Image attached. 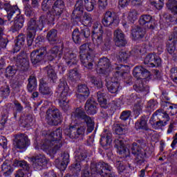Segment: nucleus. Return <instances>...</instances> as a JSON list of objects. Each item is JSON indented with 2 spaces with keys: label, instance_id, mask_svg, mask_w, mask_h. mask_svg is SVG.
I'll use <instances>...</instances> for the list:
<instances>
[{
  "label": "nucleus",
  "instance_id": "nucleus-50",
  "mask_svg": "<svg viewBox=\"0 0 177 177\" xmlns=\"http://www.w3.org/2000/svg\"><path fill=\"white\" fill-rule=\"evenodd\" d=\"M73 40L75 44L81 43V32L78 29H75L73 32Z\"/></svg>",
  "mask_w": 177,
  "mask_h": 177
},
{
  "label": "nucleus",
  "instance_id": "nucleus-45",
  "mask_svg": "<svg viewBox=\"0 0 177 177\" xmlns=\"http://www.w3.org/2000/svg\"><path fill=\"white\" fill-rule=\"evenodd\" d=\"M26 42V36L24 35H18L16 41H15V46L18 48V50H19L20 48L24 45Z\"/></svg>",
  "mask_w": 177,
  "mask_h": 177
},
{
  "label": "nucleus",
  "instance_id": "nucleus-41",
  "mask_svg": "<svg viewBox=\"0 0 177 177\" xmlns=\"http://www.w3.org/2000/svg\"><path fill=\"white\" fill-rule=\"evenodd\" d=\"M46 70L47 71V75L48 78L53 81V82H55L56 80H57V75H56V72H55V69L53 68V66H48L46 68Z\"/></svg>",
  "mask_w": 177,
  "mask_h": 177
},
{
  "label": "nucleus",
  "instance_id": "nucleus-24",
  "mask_svg": "<svg viewBox=\"0 0 177 177\" xmlns=\"http://www.w3.org/2000/svg\"><path fill=\"white\" fill-rule=\"evenodd\" d=\"M157 115L158 117H162V118H167V120H169L167 111H164V109H158L154 112L149 120V124H151L152 128L154 127V124L157 122V120H156V117H157Z\"/></svg>",
  "mask_w": 177,
  "mask_h": 177
},
{
  "label": "nucleus",
  "instance_id": "nucleus-61",
  "mask_svg": "<svg viewBox=\"0 0 177 177\" xmlns=\"http://www.w3.org/2000/svg\"><path fill=\"white\" fill-rule=\"evenodd\" d=\"M129 117H131V111H124L122 112L120 118L123 121H127V120L129 119Z\"/></svg>",
  "mask_w": 177,
  "mask_h": 177
},
{
  "label": "nucleus",
  "instance_id": "nucleus-4",
  "mask_svg": "<svg viewBox=\"0 0 177 177\" xmlns=\"http://www.w3.org/2000/svg\"><path fill=\"white\" fill-rule=\"evenodd\" d=\"M80 60L84 66L91 70L93 67V57L95 54L91 48V44H84L80 47Z\"/></svg>",
  "mask_w": 177,
  "mask_h": 177
},
{
  "label": "nucleus",
  "instance_id": "nucleus-63",
  "mask_svg": "<svg viewBox=\"0 0 177 177\" xmlns=\"http://www.w3.org/2000/svg\"><path fill=\"white\" fill-rule=\"evenodd\" d=\"M0 146H2L3 149L8 148V140L3 136H0Z\"/></svg>",
  "mask_w": 177,
  "mask_h": 177
},
{
  "label": "nucleus",
  "instance_id": "nucleus-62",
  "mask_svg": "<svg viewBox=\"0 0 177 177\" xmlns=\"http://www.w3.org/2000/svg\"><path fill=\"white\" fill-rule=\"evenodd\" d=\"M147 109L151 111L157 109V102L155 100H150L147 105Z\"/></svg>",
  "mask_w": 177,
  "mask_h": 177
},
{
  "label": "nucleus",
  "instance_id": "nucleus-16",
  "mask_svg": "<svg viewBox=\"0 0 177 177\" xmlns=\"http://www.w3.org/2000/svg\"><path fill=\"white\" fill-rule=\"evenodd\" d=\"M96 71L98 74H107L110 73L111 71L110 60L106 57L101 58L98 62Z\"/></svg>",
  "mask_w": 177,
  "mask_h": 177
},
{
  "label": "nucleus",
  "instance_id": "nucleus-13",
  "mask_svg": "<svg viewBox=\"0 0 177 177\" xmlns=\"http://www.w3.org/2000/svg\"><path fill=\"white\" fill-rule=\"evenodd\" d=\"M86 129V127L84 126L77 127L76 125H72L68 129L64 130V133L67 136H69L71 139H77V138H80V135L85 133Z\"/></svg>",
  "mask_w": 177,
  "mask_h": 177
},
{
  "label": "nucleus",
  "instance_id": "nucleus-29",
  "mask_svg": "<svg viewBox=\"0 0 177 177\" xmlns=\"http://www.w3.org/2000/svg\"><path fill=\"white\" fill-rule=\"evenodd\" d=\"M98 103L103 109L107 107V94L104 91H98L97 93Z\"/></svg>",
  "mask_w": 177,
  "mask_h": 177
},
{
  "label": "nucleus",
  "instance_id": "nucleus-47",
  "mask_svg": "<svg viewBox=\"0 0 177 177\" xmlns=\"http://www.w3.org/2000/svg\"><path fill=\"white\" fill-rule=\"evenodd\" d=\"M85 8L88 12H92L96 5V0H84Z\"/></svg>",
  "mask_w": 177,
  "mask_h": 177
},
{
  "label": "nucleus",
  "instance_id": "nucleus-8",
  "mask_svg": "<svg viewBox=\"0 0 177 177\" xmlns=\"http://www.w3.org/2000/svg\"><path fill=\"white\" fill-rule=\"evenodd\" d=\"M111 167L107 163L100 162L97 165H91V174H100L101 176L109 177Z\"/></svg>",
  "mask_w": 177,
  "mask_h": 177
},
{
  "label": "nucleus",
  "instance_id": "nucleus-19",
  "mask_svg": "<svg viewBox=\"0 0 177 177\" xmlns=\"http://www.w3.org/2000/svg\"><path fill=\"white\" fill-rule=\"evenodd\" d=\"M84 13V1L82 0H79L75 6V9L72 13V18H73L75 21H79Z\"/></svg>",
  "mask_w": 177,
  "mask_h": 177
},
{
  "label": "nucleus",
  "instance_id": "nucleus-14",
  "mask_svg": "<svg viewBox=\"0 0 177 177\" xmlns=\"http://www.w3.org/2000/svg\"><path fill=\"white\" fill-rule=\"evenodd\" d=\"M131 153L136 156L138 164H143L146 161V151L139 147L136 142L133 143L131 146Z\"/></svg>",
  "mask_w": 177,
  "mask_h": 177
},
{
  "label": "nucleus",
  "instance_id": "nucleus-48",
  "mask_svg": "<svg viewBox=\"0 0 177 177\" xmlns=\"http://www.w3.org/2000/svg\"><path fill=\"white\" fill-rule=\"evenodd\" d=\"M166 106L167 107V113H169L171 115H175V114H177V104L166 102Z\"/></svg>",
  "mask_w": 177,
  "mask_h": 177
},
{
  "label": "nucleus",
  "instance_id": "nucleus-34",
  "mask_svg": "<svg viewBox=\"0 0 177 177\" xmlns=\"http://www.w3.org/2000/svg\"><path fill=\"white\" fill-rule=\"evenodd\" d=\"M1 169L6 175H10V174L13 172V169H12V161L6 160L1 166Z\"/></svg>",
  "mask_w": 177,
  "mask_h": 177
},
{
  "label": "nucleus",
  "instance_id": "nucleus-52",
  "mask_svg": "<svg viewBox=\"0 0 177 177\" xmlns=\"http://www.w3.org/2000/svg\"><path fill=\"white\" fill-rule=\"evenodd\" d=\"M91 81L92 84H93L97 88H102L103 86V83L102 82V80L100 77L93 76L91 78Z\"/></svg>",
  "mask_w": 177,
  "mask_h": 177
},
{
  "label": "nucleus",
  "instance_id": "nucleus-6",
  "mask_svg": "<svg viewBox=\"0 0 177 177\" xmlns=\"http://www.w3.org/2000/svg\"><path fill=\"white\" fill-rule=\"evenodd\" d=\"M72 120H84L87 125L88 132H92L95 128V123L91 117L86 115L82 108H77L71 115Z\"/></svg>",
  "mask_w": 177,
  "mask_h": 177
},
{
  "label": "nucleus",
  "instance_id": "nucleus-35",
  "mask_svg": "<svg viewBox=\"0 0 177 177\" xmlns=\"http://www.w3.org/2000/svg\"><path fill=\"white\" fill-rule=\"evenodd\" d=\"M64 10V8H60V7H53L52 10L49 11L50 15L53 16L51 17V20H55V19H59L62 13H63Z\"/></svg>",
  "mask_w": 177,
  "mask_h": 177
},
{
  "label": "nucleus",
  "instance_id": "nucleus-33",
  "mask_svg": "<svg viewBox=\"0 0 177 177\" xmlns=\"http://www.w3.org/2000/svg\"><path fill=\"white\" fill-rule=\"evenodd\" d=\"M79 21L82 23L83 26L85 27L88 26H91L92 24V15L88 12H84L83 17L79 19Z\"/></svg>",
  "mask_w": 177,
  "mask_h": 177
},
{
  "label": "nucleus",
  "instance_id": "nucleus-40",
  "mask_svg": "<svg viewBox=\"0 0 177 177\" xmlns=\"http://www.w3.org/2000/svg\"><path fill=\"white\" fill-rule=\"evenodd\" d=\"M133 88L136 92H146L145 93H149V86H145L141 80H138V84H135Z\"/></svg>",
  "mask_w": 177,
  "mask_h": 177
},
{
  "label": "nucleus",
  "instance_id": "nucleus-25",
  "mask_svg": "<svg viewBox=\"0 0 177 177\" xmlns=\"http://www.w3.org/2000/svg\"><path fill=\"white\" fill-rule=\"evenodd\" d=\"M77 92L79 94H77L76 96L81 100H85L89 96V88L85 84L79 85Z\"/></svg>",
  "mask_w": 177,
  "mask_h": 177
},
{
  "label": "nucleus",
  "instance_id": "nucleus-60",
  "mask_svg": "<svg viewBox=\"0 0 177 177\" xmlns=\"http://www.w3.org/2000/svg\"><path fill=\"white\" fill-rule=\"evenodd\" d=\"M142 109H143V104H136L134 106H133V111L135 113V114H136L137 115H139V114H140V113H142Z\"/></svg>",
  "mask_w": 177,
  "mask_h": 177
},
{
  "label": "nucleus",
  "instance_id": "nucleus-53",
  "mask_svg": "<svg viewBox=\"0 0 177 177\" xmlns=\"http://www.w3.org/2000/svg\"><path fill=\"white\" fill-rule=\"evenodd\" d=\"M53 1L55 0H44L41 4V9L46 12V10H49V8L52 6V3H53Z\"/></svg>",
  "mask_w": 177,
  "mask_h": 177
},
{
  "label": "nucleus",
  "instance_id": "nucleus-39",
  "mask_svg": "<svg viewBox=\"0 0 177 177\" xmlns=\"http://www.w3.org/2000/svg\"><path fill=\"white\" fill-rule=\"evenodd\" d=\"M76 163L73 165V168L75 171H81V161H84L86 158V155L81 154L75 157Z\"/></svg>",
  "mask_w": 177,
  "mask_h": 177
},
{
  "label": "nucleus",
  "instance_id": "nucleus-38",
  "mask_svg": "<svg viewBox=\"0 0 177 177\" xmlns=\"http://www.w3.org/2000/svg\"><path fill=\"white\" fill-rule=\"evenodd\" d=\"M39 91L42 95H50L52 93V89L48 88L46 83H44V80L40 81Z\"/></svg>",
  "mask_w": 177,
  "mask_h": 177
},
{
  "label": "nucleus",
  "instance_id": "nucleus-18",
  "mask_svg": "<svg viewBox=\"0 0 177 177\" xmlns=\"http://www.w3.org/2000/svg\"><path fill=\"white\" fill-rule=\"evenodd\" d=\"M145 64H149V67L161 66V58L156 53L148 54L144 59Z\"/></svg>",
  "mask_w": 177,
  "mask_h": 177
},
{
  "label": "nucleus",
  "instance_id": "nucleus-36",
  "mask_svg": "<svg viewBox=\"0 0 177 177\" xmlns=\"http://www.w3.org/2000/svg\"><path fill=\"white\" fill-rule=\"evenodd\" d=\"M136 129H143L144 131H147L149 129V127L147 126V120L146 118H142L140 120H138L136 122L135 125Z\"/></svg>",
  "mask_w": 177,
  "mask_h": 177
},
{
  "label": "nucleus",
  "instance_id": "nucleus-17",
  "mask_svg": "<svg viewBox=\"0 0 177 177\" xmlns=\"http://www.w3.org/2000/svg\"><path fill=\"white\" fill-rule=\"evenodd\" d=\"M14 147L15 149H27L30 146V140H28V136L21 134L17 136V139L13 142Z\"/></svg>",
  "mask_w": 177,
  "mask_h": 177
},
{
  "label": "nucleus",
  "instance_id": "nucleus-37",
  "mask_svg": "<svg viewBox=\"0 0 177 177\" xmlns=\"http://www.w3.org/2000/svg\"><path fill=\"white\" fill-rule=\"evenodd\" d=\"M37 88V79L34 76H30L28 79V92H34Z\"/></svg>",
  "mask_w": 177,
  "mask_h": 177
},
{
  "label": "nucleus",
  "instance_id": "nucleus-56",
  "mask_svg": "<svg viewBox=\"0 0 177 177\" xmlns=\"http://www.w3.org/2000/svg\"><path fill=\"white\" fill-rule=\"evenodd\" d=\"M170 78L173 82L177 84V67L174 66L170 70Z\"/></svg>",
  "mask_w": 177,
  "mask_h": 177
},
{
  "label": "nucleus",
  "instance_id": "nucleus-9",
  "mask_svg": "<svg viewBox=\"0 0 177 177\" xmlns=\"http://www.w3.org/2000/svg\"><path fill=\"white\" fill-rule=\"evenodd\" d=\"M46 23H48V19L45 15L41 16L37 23L35 21V19H30L28 24V31H31L32 32H37L38 30L42 31Z\"/></svg>",
  "mask_w": 177,
  "mask_h": 177
},
{
  "label": "nucleus",
  "instance_id": "nucleus-42",
  "mask_svg": "<svg viewBox=\"0 0 177 177\" xmlns=\"http://www.w3.org/2000/svg\"><path fill=\"white\" fill-rule=\"evenodd\" d=\"M17 66H20L21 67H24L25 68H27L29 64L28 59H27L26 57L19 55L17 58Z\"/></svg>",
  "mask_w": 177,
  "mask_h": 177
},
{
  "label": "nucleus",
  "instance_id": "nucleus-59",
  "mask_svg": "<svg viewBox=\"0 0 177 177\" xmlns=\"http://www.w3.org/2000/svg\"><path fill=\"white\" fill-rule=\"evenodd\" d=\"M167 8L171 10L172 13L177 15V1L174 0L172 4H167Z\"/></svg>",
  "mask_w": 177,
  "mask_h": 177
},
{
  "label": "nucleus",
  "instance_id": "nucleus-58",
  "mask_svg": "<svg viewBox=\"0 0 177 177\" xmlns=\"http://www.w3.org/2000/svg\"><path fill=\"white\" fill-rule=\"evenodd\" d=\"M115 132L116 135H124V133H125L124 126L121 124H116L115 128Z\"/></svg>",
  "mask_w": 177,
  "mask_h": 177
},
{
  "label": "nucleus",
  "instance_id": "nucleus-3",
  "mask_svg": "<svg viewBox=\"0 0 177 177\" xmlns=\"http://www.w3.org/2000/svg\"><path fill=\"white\" fill-rule=\"evenodd\" d=\"M3 8L6 12H7V17L9 21L12 19L13 15L17 16L15 18V21L12 26L13 32H15V31L21 30V28H23V26H24V17L23 16H20V10L19 8L16 6H12L9 1H6L3 4Z\"/></svg>",
  "mask_w": 177,
  "mask_h": 177
},
{
  "label": "nucleus",
  "instance_id": "nucleus-55",
  "mask_svg": "<svg viewBox=\"0 0 177 177\" xmlns=\"http://www.w3.org/2000/svg\"><path fill=\"white\" fill-rule=\"evenodd\" d=\"M151 3L158 10L162 9L164 6V0H151Z\"/></svg>",
  "mask_w": 177,
  "mask_h": 177
},
{
  "label": "nucleus",
  "instance_id": "nucleus-1",
  "mask_svg": "<svg viewBox=\"0 0 177 177\" xmlns=\"http://www.w3.org/2000/svg\"><path fill=\"white\" fill-rule=\"evenodd\" d=\"M46 138L40 144L35 142V149H40L47 154H56V151L62 147V129H57L56 131L46 134Z\"/></svg>",
  "mask_w": 177,
  "mask_h": 177
},
{
  "label": "nucleus",
  "instance_id": "nucleus-12",
  "mask_svg": "<svg viewBox=\"0 0 177 177\" xmlns=\"http://www.w3.org/2000/svg\"><path fill=\"white\" fill-rule=\"evenodd\" d=\"M115 147L117 149L118 153L122 156V157H129L131 156V152L129 151V149H128V146L125 143V140H124L121 137H118L115 140Z\"/></svg>",
  "mask_w": 177,
  "mask_h": 177
},
{
  "label": "nucleus",
  "instance_id": "nucleus-46",
  "mask_svg": "<svg viewBox=\"0 0 177 177\" xmlns=\"http://www.w3.org/2000/svg\"><path fill=\"white\" fill-rule=\"evenodd\" d=\"M10 94V88H9V86L4 85L0 86V96H1L2 97H8Z\"/></svg>",
  "mask_w": 177,
  "mask_h": 177
},
{
  "label": "nucleus",
  "instance_id": "nucleus-28",
  "mask_svg": "<svg viewBox=\"0 0 177 177\" xmlns=\"http://www.w3.org/2000/svg\"><path fill=\"white\" fill-rule=\"evenodd\" d=\"M96 102L93 100H88L86 102L85 110L88 114H96L97 108L96 107Z\"/></svg>",
  "mask_w": 177,
  "mask_h": 177
},
{
  "label": "nucleus",
  "instance_id": "nucleus-64",
  "mask_svg": "<svg viewBox=\"0 0 177 177\" xmlns=\"http://www.w3.org/2000/svg\"><path fill=\"white\" fill-rule=\"evenodd\" d=\"M107 5V0H98V6L100 9H106Z\"/></svg>",
  "mask_w": 177,
  "mask_h": 177
},
{
  "label": "nucleus",
  "instance_id": "nucleus-44",
  "mask_svg": "<svg viewBox=\"0 0 177 177\" xmlns=\"http://www.w3.org/2000/svg\"><path fill=\"white\" fill-rule=\"evenodd\" d=\"M47 39L51 44L56 42L57 41V30L55 29L50 30L47 35Z\"/></svg>",
  "mask_w": 177,
  "mask_h": 177
},
{
  "label": "nucleus",
  "instance_id": "nucleus-51",
  "mask_svg": "<svg viewBox=\"0 0 177 177\" xmlns=\"http://www.w3.org/2000/svg\"><path fill=\"white\" fill-rule=\"evenodd\" d=\"M16 75V68L13 66H8L6 69V77L7 78H10V77H14Z\"/></svg>",
  "mask_w": 177,
  "mask_h": 177
},
{
  "label": "nucleus",
  "instance_id": "nucleus-30",
  "mask_svg": "<svg viewBox=\"0 0 177 177\" xmlns=\"http://www.w3.org/2000/svg\"><path fill=\"white\" fill-rule=\"evenodd\" d=\"M100 142L102 146L110 145V143H111V133L109 132L107 130H104L101 135Z\"/></svg>",
  "mask_w": 177,
  "mask_h": 177
},
{
  "label": "nucleus",
  "instance_id": "nucleus-54",
  "mask_svg": "<svg viewBox=\"0 0 177 177\" xmlns=\"http://www.w3.org/2000/svg\"><path fill=\"white\" fill-rule=\"evenodd\" d=\"M36 32L29 31L28 30V37H27V42L28 46H31L32 45V42H34V38H35Z\"/></svg>",
  "mask_w": 177,
  "mask_h": 177
},
{
  "label": "nucleus",
  "instance_id": "nucleus-32",
  "mask_svg": "<svg viewBox=\"0 0 177 177\" xmlns=\"http://www.w3.org/2000/svg\"><path fill=\"white\" fill-rule=\"evenodd\" d=\"M145 31L140 27H137L132 30L131 35L133 39H139V38H143L145 37Z\"/></svg>",
  "mask_w": 177,
  "mask_h": 177
},
{
  "label": "nucleus",
  "instance_id": "nucleus-22",
  "mask_svg": "<svg viewBox=\"0 0 177 177\" xmlns=\"http://www.w3.org/2000/svg\"><path fill=\"white\" fill-rule=\"evenodd\" d=\"M114 41L116 46H125L127 45L124 32L120 29H117L114 32Z\"/></svg>",
  "mask_w": 177,
  "mask_h": 177
},
{
  "label": "nucleus",
  "instance_id": "nucleus-10",
  "mask_svg": "<svg viewBox=\"0 0 177 177\" xmlns=\"http://www.w3.org/2000/svg\"><path fill=\"white\" fill-rule=\"evenodd\" d=\"M46 120L49 125H59L60 112L56 108L48 109L46 111Z\"/></svg>",
  "mask_w": 177,
  "mask_h": 177
},
{
  "label": "nucleus",
  "instance_id": "nucleus-23",
  "mask_svg": "<svg viewBox=\"0 0 177 177\" xmlns=\"http://www.w3.org/2000/svg\"><path fill=\"white\" fill-rule=\"evenodd\" d=\"M62 162H59V160H55L56 167L60 171H65L66 168H67V165H68V162H70V155L67 153H64L62 156Z\"/></svg>",
  "mask_w": 177,
  "mask_h": 177
},
{
  "label": "nucleus",
  "instance_id": "nucleus-26",
  "mask_svg": "<svg viewBox=\"0 0 177 177\" xmlns=\"http://www.w3.org/2000/svg\"><path fill=\"white\" fill-rule=\"evenodd\" d=\"M139 23L140 26H144V28H153V17L151 15H142Z\"/></svg>",
  "mask_w": 177,
  "mask_h": 177
},
{
  "label": "nucleus",
  "instance_id": "nucleus-43",
  "mask_svg": "<svg viewBox=\"0 0 177 177\" xmlns=\"http://www.w3.org/2000/svg\"><path fill=\"white\" fill-rule=\"evenodd\" d=\"M68 77L71 81H78L81 78V75L77 69H73L69 71Z\"/></svg>",
  "mask_w": 177,
  "mask_h": 177
},
{
  "label": "nucleus",
  "instance_id": "nucleus-5",
  "mask_svg": "<svg viewBox=\"0 0 177 177\" xmlns=\"http://www.w3.org/2000/svg\"><path fill=\"white\" fill-rule=\"evenodd\" d=\"M58 92L60 93L59 98V104L62 110H67L68 109V100H67V96L71 95L70 92V88L66 82H61L58 86Z\"/></svg>",
  "mask_w": 177,
  "mask_h": 177
},
{
  "label": "nucleus",
  "instance_id": "nucleus-20",
  "mask_svg": "<svg viewBox=\"0 0 177 177\" xmlns=\"http://www.w3.org/2000/svg\"><path fill=\"white\" fill-rule=\"evenodd\" d=\"M138 19V12L135 10H131L129 12H126L122 15V26L127 27L129 23H133Z\"/></svg>",
  "mask_w": 177,
  "mask_h": 177
},
{
  "label": "nucleus",
  "instance_id": "nucleus-2",
  "mask_svg": "<svg viewBox=\"0 0 177 177\" xmlns=\"http://www.w3.org/2000/svg\"><path fill=\"white\" fill-rule=\"evenodd\" d=\"M63 55L62 48L58 46H55L47 53L46 55V48L43 47L39 50H35L30 54V60L32 64H37L44 60L45 57H47L48 60L52 62V60H59L61 59Z\"/></svg>",
  "mask_w": 177,
  "mask_h": 177
},
{
  "label": "nucleus",
  "instance_id": "nucleus-27",
  "mask_svg": "<svg viewBox=\"0 0 177 177\" xmlns=\"http://www.w3.org/2000/svg\"><path fill=\"white\" fill-rule=\"evenodd\" d=\"M33 167L37 169H41V167H44L46 164V158L44 155H39L32 158Z\"/></svg>",
  "mask_w": 177,
  "mask_h": 177
},
{
  "label": "nucleus",
  "instance_id": "nucleus-49",
  "mask_svg": "<svg viewBox=\"0 0 177 177\" xmlns=\"http://www.w3.org/2000/svg\"><path fill=\"white\" fill-rule=\"evenodd\" d=\"M168 118H165V120H166L165 121L159 120L156 122V124H153V128H154L155 129H160V128H162V127H165L168 124V122H169V115H168Z\"/></svg>",
  "mask_w": 177,
  "mask_h": 177
},
{
  "label": "nucleus",
  "instance_id": "nucleus-31",
  "mask_svg": "<svg viewBox=\"0 0 177 177\" xmlns=\"http://www.w3.org/2000/svg\"><path fill=\"white\" fill-rule=\"evenodd\" d=\"M64 59L68 65L77 64V55H75V54L70 53H66L64 54Z\"/></svg>",
  "mask_w": 177,
  "mask_h": 177
},
{
  "label": "nucleus",
  "instance_id": "nucleus-21",
  "mask_svg": "<svg viewBox=\"0 0 177 177\" xmlns=\"http://www.w3.org/2000/svg\"><path fill=\"white\" fill-rule=\"evenodd\" d=\"M133 75L138 80H145L150 77V72L142 66H137L133 70Z\"/></svg>",
  "mask_w": 177,
  "mask_h": 177
},
{
  "label": "nucleus",
  "instance_id": "nucleus-7",
  "mask_svg": "<svg viewBox=\"0 0 177 177\" xmlns=\"http://www.w3.org/2000/svg\"><path fill=\"white\" fill-rule=\"evenodd\" d=\"M128 66L123 65L118 66L116 70H120V71H116L115 74V77H112L110 81H106V88L111 93H117V92H118V88L120 86L118 78H120V75H122L123 71Z\"/></svg>",
  "mask_w": 177,
  "mask_h": 177
},
{
  "label": "nucleus",
  "instance_id": "nucleus-15",
  "mask_svg": "<svg viewBox=\"0 0 177 177\" xmlns=\"http://www.w3.org/2000/svg\"><path fill=\"white\" fill-rule=\"evenodd\" d=\"M92 40L93 44L98 46L103 43V28H102V25H94L92 33Z\"/></svg>",
  "mask_w": 177,
  "mask_h": 177
},
{
  "label": "nucleus",
  "instance_id": "nucleus-11",
  "mask_svg": "<svg viewBox=\"0 0 177 177\" xmlns=\"http://www.w3.org/2000/svg\"><path fill=\"white\" fill-rule=\"evenodd\" d=\"M102 24L105 27H110V26L115 27L120 24V18L117 17L115 13L111 11H106L102 19Z\"/></svg>",
  "mask_w": 177,
  "mask_h": 177
},
{
  "label": "nucleus",
  "instance_id": "nucleus-57",
  "mask_svg": "<svg viewBox=\"0 0 177 177\" xmlns=\"http://www.w3.org/2000/svg\"><path fill=\"white\" fill-rule=\"evenodd\" d=\"M24 5H25L24 12H25L26 16H28V17L32 16L34 15V11L32 10L31 6H30L29 4H27V2L24 3Z\"/></svg>",
  "mask_w": 177,
  "mask_h": 177
}]
</instances>
